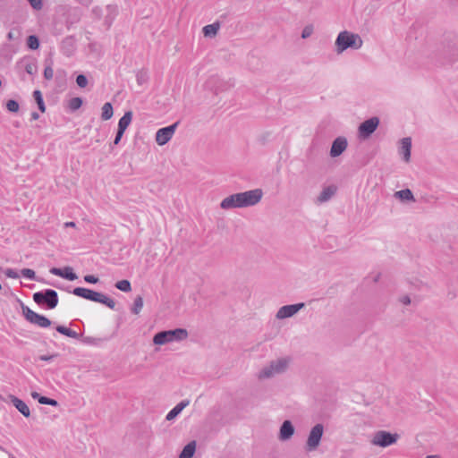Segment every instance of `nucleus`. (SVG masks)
I'll use <instances>...</instances> for the list:
<instances>
[{
  "mask_svg": "<svg viewBox=\"0 0 458 458\" xmlns=\"http://www.w3.org/2000/svg\"><path fill=\"white\" fill-rule=\"evenodd\" d=\"M263 196L261 189H254L243 192L234 193L225 198L221 203L222 209H232L251 207L258 204Z\"/></svg>",
  "mask_w": 458,
  "mask_h": 458,
  "instance_id": "f257e3e1",
  "label": "nucleus"
},
{
  "mask_svg": "<svg viewBox=\"0 0 458 458\" xmlns=\"http://www.w3.org/2000/svg\"><path fill=\"white\" fill-rule=\"evenodd\" d=\"M435 57L442 64H454L458 60V36L445 34L435 50Z\"/></svg>",
  "mask_w": 458,
  "mask_h": 458,
  "instance_id": "f03ea898",
  "label": "nucleus"
},
{
  "mask_svg": "<svg viewBox=\"0 0 458 458\" xmlns=\"http://www.w3.org/2000/svg\"><path fill=\"white\" fill-rule=\"evenodd\" d=\"M68 292L85 300L106 305L111 310H114L115 308V301L103 293L84 287H75L72 291Z\"/></svg>",
  "mask_w": 458,
  "mask_h": 458,
  "instance_id": "7ed1b4c3",
  "label": "nucleus"
},
{
  "mask_svg": "<svg viewBox=\"0 0 458 458\" xmlns=\"http://www.w3.org/2000/svg\"><path fill=\"white\" fill-rule=\"evenodd\" d=\"M361 46V38L358 34L347 30L341 31L335 39L337 54H341L348 48L360 49Z\"/></svg>",
  "mask_w": 458,
  "mask_h": 458,
  "instance_id": "20e7f679",
  "label": "nucleus"
},
{
  "mask_svg": "<svg viewBox=\"0 0 458 458\" xmlns=\"http://www.w3.org/2000/svg\"><path fill=\"white\" fill-rule=\"evenodd\" d=\"M188 337V331L184 328H174L171 330H163L155 334L153 344L156 345H164L172 342H179Z\"/></svg>",
  "mask_w": 458,
  "mask_h": 458,
  "instance_id": "39448f33",
  "label": "nucleus"
},
{
  "mask_svg": "<svg viewBox=\"0 0 458 458\" xmlns=\"http://www.w3.org/2000/svg\"><path fill=\"white\" fill-rule=\"evenodd\" d=\"M33 301L39 306L45 305L47 309H55L59 301L58 293L53 289H46L33 294Z\"/></svg>",
  "mask_w": 458,
  "mask_h": 458,
  "instance_id": "423d86ee",
  "label": "nucleus"
},
{
  "mask_svg": "<svg viewBox=\"0 0 458 458\" xmlns=\"http://www.w3.org/2000/svg\"><path fill=\"white\" fill-rule=\"evenodd\" d=\"M288 367V360L284 358L272 360L270 364L263 368L259 373V378H269L276 374L284 373Z\"/></svg>",
  "mask_w": 458,
  "mask_h": 458,
  "instance_id": "0eeeda50",
  "label": "nucleus"
},
{
  "mask_svg": "<svg viewBox=\"0 0 458 458\" xmlns=\"http://www.w3.org/2000/svg\"><path fill=\"white\" fill-rule=\"evenodd\" d=\"M21 302L22 315L25 319L29 321L30 324L37 325L39 327H48L51 326L52 321L47 317L40 315L33 310H31L28 306H26L22 301Z\"/></svg>",
  "mask_w": 458,
  "mask_h": 458,
  "instance_id": "6e6552de",
  "label": "nucleus"
},
{
  "mask_svg": "<svg viewBox=\"0 0 458 458\" xmlns=\"http://www.w3.org/2000/svg\"><path fill=\"white\" fill-rule=\"evenodd\" d=\"M324 433V426L321 423L316 424L311 430L310 431V434L308 436V439L305 445V450L307 452H312L316 450L322 439Z\"/></svg>",
  "mask_w": 458,
  "mask_h": 458,
  "instance_id": "1a4fd4ad",
  "label": "nucleus"
},
{
  "mask_svg": "<svg viewBox=\"0 0 458 458\" xmlns=\"http://www.w3.org/2000/svg\"><path fill=\"white\" fill-rule=\"evenodd\" d=\"M399 435L386 430H379L374 434L371 443L380 447H387L397 442Z\"/></svg>",
  "mask_w": 458,
  "mask_h": 458,
  "instance_id": "9d476101",
  "label": "nucleus"
},
{
  "mask_svg": "<svg viewBox=\"0 0 458 458\" xmlns=\"http://www.w3.org/2000/svg\"><path fill=\"white\" fill-rule=\"evenodd\" d=\"M379 118L373 116L362 122L358 128V134L360 139L366 140L377 129L379 125Z\"/></svg>",
  "mask_w": 458,
  "mask_h": 458,
  "instance_id": "9b49d317",
  "label": "nucleus"
},
{
  "mask_svg": "<svg viewBox=\"0 0 458 458\" xmlns=\"http://www.w3.org/2000/svg\"><path fill=\"white\" fill-rule=\"evenodd\" d=\"M180 122L177 121L171 125L160 128L156 132V141L159 146L166 144L174 134V131L179 125Z\"/></svg>",
  "mask_w": 458,
  "mask_h": 458,
  "instance_id": "f8f14e48",
  "label": "nucleus"
},
{
  "mask_svg": "<svg viewBox=\"0 0 458 458\" xmlns=\"http://www.w3.org/2000/svg\"><path fill=\"white\" fill-rule=\"evenodd\" d=\"M304 307H305L304 302H299V303H295V304L282 306L278 310L276 317L278 319L291 318V317L294 316L296 313H298Z\"/></svg>",
  "mask_w": 458,
  "mask_h": 458,
  "instance_id": "ddd939ff",
  "label": "nucleus"
},
{
  "mask_svg": "<svg viewBox=\"0 0 458 458\" xmlns=\"http://www.w3.org/2000/svg\"><path fill=\"white\" fill-rule=\"evenodd\" d=\"M348 142L345 137L339 136L335 138L331 145L330 157H337L341 156L347 148Z\"/></svg>",
  "mask_w": 458,
  "mask_h": 458,
  "instance_id": "4468645a",
  "label": "nucleus"
},
{
  "mask_svg": "<svg viewBox=\"0 0 458 458\" xmlns=\"http://www.w3.org/2000/svg\"><path fill=\"white\" fill-rule=\"evenodd\" d=\"M295 432V428L291 420H284L279 429L278 438L281 441H287L292 438Z\"/></svg>",
  "mask_w": 458,
  "mask_h": 458,
  "instance_id": "2eb2a0df",
  "label": "nucleus"
},
{
  "mask_svg": "<svg viewBox=\"0 0 458 458\" xmlns=\"http://www.w3.org/2000/svg\"><path fill=\"white\" fill-rule=\"evenodd\" d=\"M49 272L52 275L60 276L69 281H74L78 278L77 275L74 273L72 267H64L63 268L52 267L50 268Z\"/></svg>",
  "mask_w": 458,
  "mask_h": 458,
  "instance_id": "dca6fc26",
  "label": "nucleus"
},
{
  "mask_svg": "<svg viewBox=\"0 0 458 458\" xmlns=\"http://www.w3.org/2000/svg\"><path fill=\"white\" fill-rule=\"evenodd\" d=\"M411 139L410 137L403 138L401 140V146L399 148V153L403 156L405 162H409L411 159Z\"/></svg>",
  "mask_w": 458,
  "mask_h": 458,
  "instance_id": "f3484780",
  "label": "nucleus"
},
{
  "mask_svg": "<svg viewBox=\"0 0 458 458\" xmlns=\"http://www.w3.org/2000/svg\"><path fill=\"white\" fill-rule=\"evenodd\" d=\"M12 404L26 418L30 416V411L25 402L15 395H10Z\"/></svg>",
  "mask_w": 458,
  "mask_h": 458,
  "instance_id": "a211bd4d",
  "label": "nucleus"
},
{
  "mask_svg": "<svg viewBox=\"0 0 458 458\" xmlns=\"http://www.w3.org/2000/svg\"><path fill=\"white\" fill-rule=\"evenodd\" d=\"M336 192V187L334 185H329L323 189L318 197L317 198V202L324 203L328 201Z\"/></svg>",
  "mask_w": 458,
  "mask_h": 458,
  "instance_id": "6ab92c4d",
  "label": "nucleus"
},
{
  "mask_svg": "<svg viewBox=\"0 0 458 458\" xmlns=\"http://www.w3.org/2000/svg\"><path fill=\"white\" fill-rule=\"evenodd\" d=\"M190 403L189 400H182L178 404H176L166 415L165 419L166 420H173L175 419L182 411L188 406Z\"/></svg>",
  "mask_w": 458,
  "mask_h": 458,
  "instance_id": "aec40b11",
  "label": "nucleus"
},
{
  "mask_svg": "<svg viewBox=\"0 0 458 458\" xmlns=\"http://www.w3.org/2000/svg\"><path fill=\"white\" fill-rule=\"evenodd\" d=\"M196 452V441L189 442L182 450L179 458H192Z\"/></svg>",
  "mask_w": 458,
  "mask_h": 458,
  "instance_id": "412c9836",
  "label": "nucleus"
},
{
  "mask_svg": "<svg viewBox=\"0 0 458 458\" xmlns=\"http://www.w3.org/2000/svg\"><path fill=\"white\" fill-rule=\"evenodd\" d=\"M132 115L133 114L131 111H126L124 114L119 119L117 129L125 131L131 123Z\"/></svg>",
  "mask_w": 458,
  "mask_h": 458,
  "instance_id": "4be33fe9",
  "label": "nucleus"
},
{
  "mask_svg": "<svg viewBox=\"0 0 458 458\" xmlns=\"http://www.w3.org/2000/svg\"><path fill=\"white\" fill-rule=\"evenodd\" d=\"M55 329L58 333L73 339H80L81 337L80 334L64 326L59 325L55 327Z\"/></svg>",
  "mask_w": 458,
  "mask_h": 458,
  "instance_id": "5701e85b",
  "label": "nucleus"
},
{
  "mask_svg": "<svg viewBox=\"0 0 458 458\" xmlns=\"http://www.w3.org/2000/svg\"><path fill=\"white\" fill-rule=\"evenodd\" d=\"M220 28V25L218 22H215L212 24H208L203 27L202 31L205 37H215L218 30Z\"/></svg>",
  "mask_w": 458,
  "mask_h": 458,
  "instance_id": "b1692460",
  "label": "nucleus"
},
{
  "mask_svg": "<svg viewBox=\"0 0 458 458\" xmlns=\"http://www.w3.org/2000/svg\"><path fill=\"white\" fill-rule=\"evenodd\" d=\"M394 196L401 200L415 201L414 195L410 189H403L394 193Z\"/></svg>",
  "mask_w": 458,
  "mask_h": 458,
  "instance_id": "393cba45",
  "label": "nucleus"
},
{
  "mask_svg": "<svg viewBox=\"0 0 458 458\" xmlns=\"http://www.w3.org/2000/svg\"><path fill=\"white\" fill-rule=\"evenodd\" d=\"M114 114V108L110 102H106L102 106L101 119L103 121H107L112 118Z\"/></svg>",
  "mask_w": 458,
  "mask_h": 458,
  "instance_id": "a878e982",
  "label": "nucleus"
},
{
  "mask_svg": "<svg viewBox=\"0 0 458 458\" xmlns=\"http://www.w3.org/2000/svg\"><path fill=\"white\" fill-rule=\"evenodd\" d=\"M33 98L37 103L38 108L41 113L46 112V105L43 99V95L40 90L36 89L33 91Z\"/></svg>",
  "mask_w": 458,
  "mask_h": 458,
  "instance_id": "bb28decb",
  "label": "nucleus"
},
{
  "mask_svg": "<svg viewBox=\"0 0 458 458\" xmlns=\"http://www.w3.org/2000/svg\"><path fill=\"white\" fill-rule=\"evenodd\" d=\"M142 308H143V298H142V296L138 295L135 297V299L133 301V305L131 308V311L132 314L138 315L141 311Z\"/></svg>",
  "mask_w": 458,
  "mask_h": 458,
  "instance_id": "cd10ccee",
  "label": "nucleus"
},
{
  "mask_svg": "<svg viewBox=\"0 0 458 458\" xmlns=\"http://www.w3.org/2000/svg\"><path fill=\"white\" fill-rule=\"evenodd\" d=\"M26 44L28 48H30V50H37L40 46V41L38 36L30 35L27 38Z\"/></svg>",
  "mask_w": 458,
  "mask_h": 458,
  "instance_id": "c85d7f7f",
  "label": "nucleus"
},
{
  "mask_svg": "<svg viewBox=\"0 0 458 458\" xmlns=\"http://www.w3.org/2000/svg\"><path fill=\"white\" fill-rule=\"evenodd\" d=\"M114 286L123 292V293H129L131 291V282L127 279H123V280H120V281H117L114 284Z\"/></svg>",
  "mask_w": 458,
  "mask_h": 458,
  "instance_id": "c756f323",
  "label": "nucleus"
},
{
  "mask_svg": "<svg viewBox=\"0 0 458 458\" xmlns=\"http://www.w3.org/2000/svg\"><path fill=\"white\" fill-rule=\"evenodd\" d=\"M83 104V100L80 97H75L70 99L69 101V108L72 111H76L81 107Z\"/></svg>",
  "mask_w": 458,
  "mask_h": 458,
  "instance_id": "7c9ffc66",
  "label": "nucleus"
},
{
  "mask_svg": "<svg viewBox=\"0 0 458 458\" xmlns=\"http://www.w3.org/2000/svg\"><path fill=\"white\" fill-rule=\"evenodd\" d=\"M21 274L22 276L28 278V279H30V280H35V281H40L37 276H36V273L34 270L30 269V268H23L21 270Z\"/></svg>",
  "mask_w": 458,
  "mask_h": 458,
  "instance_id": "2f4dec72",
  "label": "nucleus"
},
{
  "mask_svg": "<svg viewBox=\"0 0 458 458\" xmlns=\"http://www.w3.org/2000/svg\"><path fill=\"white\" fill-rule=\"evenodd\" d=\"M21 35V30L19 28H13L7 33V38L9 41L18 40Z\"/></svg>",
  "mask_w": 458,
  "mask_h": 458,
  "instance_id": "473e14b6",
  "label": "nucleus"
},
{
  "mask_svg": "<svg viewBox=\"0 0 458 458\" xmlns=\"http://www.w3.org/2000/svg\"><path fill=\"white\" fill-rule=\"evenodd\" d=\"M6 108L11 113H17L19 111V103L14 99H9L6 102Z\"/></svg>",
  "mask_w": 458,
  "mask_h": 458,
  "instance_id": "72a5a7b5",
  "label": "nucleus"
},
{
  "mask_svg": "<svg viewBox=\"0 0 458 458\" xmlns=\"http://www.w3.org/2000/svg\"><path fill=\"white\" fill-rule=\"evenodd\" d=\"M38 403L40 404H46V405H50V406H54V407H56L58 405V402L55 400V399H53V398H49L47 396H43L38 398Z\"/></svg>",
  "mask_w": 458,
  "mask_h": 458,
  "instance_id": "f704fd0d",
  "label": "nucleus"
},
{
  "mask_svg": "<svg viewBox=\"0 0 458 458\" xmlns=\"http://www.w3.org/2000/svg\"><path fill=\"white\" fill-rule=\"evenodd\" d=\"M148 73L145 71H140L136 74V81L139 85H142L148 81Z\"/></svg>",
  "mask_w": 458,
  "mask_h": 458,
  "instance_id": "c9c22d12",
  "label": "nucleus"
},
{
  "mask_svg": "<svg viewBox=\"0 0 458 458\" xmlns=\"http://www.w3.org/2000/svg\"><path fill=\"white\" fill-rule=\"evenodd\" d=\"M43 75H44V78L47 81L49 80H52L53 79V76H54V71H53V68H52V62L47 65L44 69V72H43Z\"/></svg>",
  "mask_w": 458,
  "mask_h": 458,
  "instance_id": "e433bc0d",
  "label": "nucleus"
},
{
  "mask_svg": "<svg viewBox=\"0 0 458 458\" xmlns=\"http://www.w3.org/2000/svg\"><path fill=\"white\" fill-rule=\"evenodd\" d=\"M76 83L80 88H85L88 85V78L84 74H79L76 77Z\"/></svg>",
  "mask_w": 458,
  "mask_h": 458,
  "instance_id": "4c0bfd02",
  "label": "nucleus"
},
{
  "mask_svg": "<svg viewBox=\"0 0 458 458\" xmlns=\"http://www.w3.org/2000/svg\"><path fill=\"white\" fill-rule=\"evenodd\" d=\"M25 71L27 73L33 75L37 72V64L35 63H28L25 65Z\"/></svg>",
  "mask_w": 458,
  "mask_h": 458,
  "instance_id": "58836bf2",
  "label": "nucleus"
},
{
  "mask_svg": "<svg viewBox=\"0 0 458 458\" xmlns=\"http://www.w3.org/2000/svg\"><path fill=\"white\" fill-rule=\"evenodd\" d=\"M312 32H313L312 25H307V26L304 27V29L301 31V38H308L309 37H310Z\"/></svg>",
  "mask_w": 458,
  "mask_h": 458,
  "instance_id": "ea45409f",
  "label": "nucleus"
},
{
  "mask_svg": "<svg viewBox=\"0 0 458 458\" xmlns=\"http://www.w3.org/2000/svg\"><path fill=\"white\" fill-rule=\"evenodd\" d=\"M34 10L39 11L43 7L42 0H28Z\"/></svg>",
  "mask_w": 458,
  "mask_h": 458,
  "instance_id": "a19ab883",
  "label": "nucleus"
},
{
  "mask_svg": "<svg viewBox=\"0 0 458 458\" xmlns=\"http://www.w3.org/2000/svg\"><path fill=\"white\" fill-rule=\"evenodd\" d=\"M84 281L89 284H97L98 283L99 279L94 275H86L84 276Z\"/></svg>",
  "mask_w": 458,
  "mask_h": 458,
  "instance_id": "79ce46f5",
  "label": "nucleus"
},
{
  "mask_svg": "<svg viewBox=\"0 0 458 458\" xmlns=\"http://www.w3.org/2000/svg\"><path fill=\"white\" fill-rule=\"evenodd\" d=\"M124 132L125 131H123L117 129L116 135H115L114 142H113L114 145H118L120 143Z\"/></svg>",
  "mask_w": 458,
  "mask_h": 458,
  "instance_id": "37998d69",
  "label": "nucleus"
},
{
  "mask_svg": "<svg viewBox=\"0 0 458 458\" xmlns=\"http://www.w3.org/2000/svg\"><path fill=\"white\" fill-rule=\"evenodd\" d=\"M5 276L9 278H18L19 277L18 273L13 268H7L5 270Z\"/></svg>",
  "mask_w": 458,
  "mask_h": 458,
  "instance_id": "c03bdc74",
  "label": "nucleus"
},
{
  "mask_svg": "<svg viewBox=\"0 0 458 458\" xmlns=\"http://www.w3.org/2000/svg\"><path fill=\"white\" fill-rule=\"evenodd\" d=\"M400 302H402L403 305H409L411 303V298L409 295H404L400 298Z\"/></svg>",
  "mask_w": 458,
  "mask_h": 458,
  "instance_id": "a18cd8bd",
  "label": "nucleus"
},
{
  "mask_svg": "<svg viewBox=\"0 0 458 458\" xmlns=\"http://www.w3.org/2000/svg\"><path fill=\"white\" fill-rule=\"evenodd\" d=\"M56 355H42L39 357V360H45V361H50L52 360Z\"/></svg>",
  "mask_w": 458,
  "mask_h": 458,
  "instance_id": "49530a36",
  "label": "nucleus"
},
{
  "mask_svg": "<svg viewBox=\"0 0 458 458\" xmlns=\"http://www.w3.org/2000/svg\"><path fill=\"white\" fill-rule=\"evenodd\" d=\"M31 396L33 399H36L38 401V398L42 397V395L40 394H38V392H32Z\"/></svg>",
  "mask_w": 458,
  "mask_h": 458,
  "instance_id": "de8ad7c7",
  "label": "nucleus"
},
{
  "mask_svg": "<svg viewBox=\"0 0 458 458\" xmlns=\"http://www.w3.org/2000/svg\"><path fill=\"white\" fill-rule=\"evenodd\" d=\"M39 118V114L37 112L31 113V120H38Z\"/></svg>",
  "mask_w": 458,
  "mask_h": 458,
  "instance_id": "09e8293b",
  "label": "nucleus"
},
{
  "mask_svg": "<svg viewBox=\"0 0 458 458\" xmlns=\"http://www.w3.org/2000/svg\"><path fill=\"white\" fill-rule=\"evenodd\" d=\"M75 225H76V224H75L74 222H72V221H71V222H66V223L64 224V226H65V227H75Z\"/></svg>",
  "mask_w": 458,
  "mask_h": 458,
  "instance_id": "8fccbe9b",
  "label": "nucleus"
},
{
  "mask_svg": "<svg viewBox=\"0 0 458 458\" xmlns=\"http://www.w3.org/2000/svg\"><path fill=\"white\" fill-rule=\"evenodd\" d=\"M83 341L85 343H90L91 342L89 337H86Z\"/></svg>",
  "mask_w": 458,
  "mask_h": 458,
  "instance_id": "3c124183",
  "label": "nucleus"
},
{
  "mask_svg": "<svg viewBox=\"0 0 458 458\" xmlns=\"http://www.w3.org/2000/svg\"><path fill=\"white\" fill-rule=\"evenodd\" d=\"M10 458H15V457H10Z\"/></svg>",
  "mask_w": 458,
  "mask_h": 458,
  "instance_id": "603ef678",
  "label": "nucleus"
}]
</instances>
